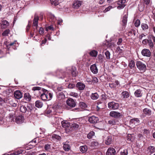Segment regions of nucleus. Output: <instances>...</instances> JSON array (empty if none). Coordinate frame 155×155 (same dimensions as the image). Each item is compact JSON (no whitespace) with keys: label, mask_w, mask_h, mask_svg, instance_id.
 <instances>
[{"label":"nucleus","mask_w":155,"mask_h":155,"mask_svg":"<svg viewBox=\"0 0 155 155\" xmlns=\"http://www.w3.org/2000/svg\"><path fill=\"white\" fill-rule=\"evenodd\" d=\"M135 32H136V31L134 30L133 29V30H129L128 31V32L129 33L128 35L129 36L132 35H133V34H134V36H135Z\"/></svg>","instance_id":"nucleus-41"},{"label":"nucleus","mask_w":155,"mask_h":155,"mask_svg":"<svg viewBox=\"0 0 155 155\" xmlns=\"http://www.w3.org/2000/svg\"><path fill=\"white\" fill-rule=\"evenodd\" d=\"M120 155H127L128 154V151L127 149H125L120 152Z\"/></svg>","instance_id":"nucleus-42"},{"label":"nucleus","mask_w":155,"mask_h":155,"mask_svg":"<svg viewBox=\"0 0 155 155\" xmlns=\"http://www.w3.org/2000/svg\"><path fill=\"white\" fill-rule=\"evenodd\" d=\"M121 95L123 98H127L129 97V93L127 91L123 92L121 93Z\"/></svg>","instance_id":"nucleus-27"},{"label":"nucleus","mask_w":155,"mask_h":155,"mask_svg":"<svg viewBox=\"0 0 155 155\" xmlns=\"http://www.w3.org/2000/svg\"><path fill=\"white\" fill-rule=\"evenodd\" d=\"M9 25V23L6 20H3L2 22V27L3 28L6 27Z\"/></svg>","instance_id":"nucleus-31"},{"label":"nucleus","mask_w":155,"mask_h":155,"mask_svg":"<svg viewBox=\"0 0 155 155\" xmlns=\"http://www.w3.org/2000/svg\"><path fill=\"white\" fill-rule=\"evenodd\" d=\"M76 71V69L75 68L74 69L72 68L71 70V74L74 77L76 76L77 75V74Z\"/></svg>","instance_id":"nucleus-44"},{"label":"nucleus","mask_w":155,"mask_h":155,"mask_svg":"<svg viewBox=\"0 0 155 155\" xmlns=\"http://www.w3.org/2000/svg\"><path fill=\"white\" fill-rule=\"evenodd\" d=\"M41 88L38 87H33L32 88V90L34 91H36V92L38 93V94L37 95V96H38V95H39L41 94V92L40 91V90L41 89Z\"/></svg>","instance_id":"nucleus-26"},{"label":"nucleus","mask_w":155,"mask_h":155,"mask_svg":"<svg viewBox=\"0 0 155 155\" xmlns=\"http://www.w3.org/2000/svg\"><path fill=\"white\" fill-rule=\"evenodd\" d=\"M97 58L98 59L99 61L100 62H102V59L103 56L101 54H99L98 55Z\"/></svg>","instance_id":"nucleus-52"},{"label":"nucleus","mask_w":155,"mask_h":155,"mask_svg":"<svg viewBox=\"0 0 155 155\" xmlns=\"http://www.w3.org/2000/svg\"><path fill=\"white\" fill-rule=\"evenodd\" d=\"M113 7L112 6L110 5L108 7L105 9L104 10V13H106L107 12L109 11L110 10L111 8H113Z\"/></svg>","instance_id":"nucleus-50"},{"label":"nucleus","mask_w":155,"mask_h":155,"mask_svg":"<svg viewBox=\"0 0 155 155\" xmlns=\"http://www.w3.org/2000/svg\"><path fill=\"white\" fill-rule=\"evenodd\" d=\"M125 2V0H120L118 2V4L119 5L117 7V8L121 9L123 8L125 6L124 4Z\"/></svg>","instance_id":"nucleus-7"},{"label":"nucleus","mask_w":155,"mask_h":155,"mask_svg":"<svg viewBox=\"0 0 155 155\" xmlns=\"http://www.w3.org/2000/svg\"><path fill=\"white\" fill-rule=\"evenodd\" d=\"M27 108H28V111L29 110L30 111H31L32 110L33 107L31 106L29 104L27 106Z\"/></svg>","instance_id":"nucleus-61"},{"label":"nucleus","mask_w":155,"mask_h":155,"mask_svg":"<svg viewBox=\"0 0 155 155\" xmlns=\"http://www.w3.org/2000/svg\"><path fill=\"white\" fill-rule=\"evenodd\" d=\"M8 46H12L14 49H16V47L18 46V44L16 43V41H15L14 42L8 44Z\"/></svg>","instance_id":"nucleus-25"},{"label":"nucleus","mask_w":155,"mask_h":155,"mask_svg":"<svg viewBox=\"0 0 155 155\" xmlns=\"http://www.w3.org/2000/svg\"><path fill=\"white\" fill-rule=\"evenodd\" d=\"M98 79L96 77H93L92 80V83H97L98 82Z\"/></svg>","instance_id":"nucleus-57"},{"label":"nucleus","mask_w":155,"mask_h":155,"mask_svg":"<svg viewBox=\"0 0 155 155\" xmlns=\"http://www.w3.org/2000/svg\"><path fill=\"white\" fill-rule=\"evenodd\" d=\"M108 124L110 125H113L115 124L116 121L114 120H110L108 121Z\"/></svg>","instance_id":"nucleus-56"},{"label":"nucleus","mask_w":155,"mask_h":155,"mask_svg":"<svg viewBox=\"0 0 155 155\" xmlns=\"http://www.w3.org/2000/svg\"><path fill=\"white\" fill-rule=\"evenodd\" d=\"M90 69L94 74H96L98 72V69L95 64L91 65L90 67Z\"/></svg>","instance_id":"nucleus-12"},{"label":"nucleus","mask_w":155,"mask_h":155,"mask_svg":"<svg viewBox=\"0 0 155 155\" xmlns=\"http://www.w3.org/2000/svg\"><path fill=\"white\" fill-rule=\"evenodd\" d=\"M19 154V153L18 151L17 152L14 153H11L10 154H5L3 155H18Z\"/></svg>","instance_id":"nucleus-63"},{"label":"nucleus","mask_w":155,"mask_h":155,"mask_svg":"<svg viewBox=\"0 0 155 155\" xmlns=\"http://www.w3.org/2000/svg\"><path fill=\"white\" fill-rule=\"evenodd\" d=\"M5 103V101L4 99L0 97V105H2Z\"/></svg>","instance_id":"nucleus-53"},{"label":"nucleus","mask_w":155,"mask_h":155,"mask_svg":"<svg viewBox=\"0 0 155 155\" xmlns=\"http://www.w3.org/2000/svg\"><path fill=\"white\" fill-rule=\"evenodd\" d=\"M66 103L71 108L75 107L76 105L75 101L71 98L68 99L66 101Z\"/></svg>","instance_id":"nucleus-4"},{"label":"nucleus","mask_w":155,"mask_h":155,"mask_svg":"<svg viewBox=\"0 0 155 155\" xmlns=\"http://www.w3.org/2000/svg\"><path fill=\"white\" fill-rule=\"evenodd\" d=\"M127 15H125L123 17L122 20V25L125 26L127 24Z\"/></svg>","instance_id":"nucleus-22"},{"label":"nucleus","mask_w":155,"mask_h":155,"mask_svg":"<svg viewBox=\"0 0 155 155\" xmlns=\"http://www.w3.org/2000/svg\"><path fill=\"white\" fill-rule=\"evenodd\" d=\"M140 21L139 19H137L135 21L134 23V25L136 27H138L140 25Z\"/></svg>","instance_id":"nucleus-46"},{"label":"nucleus","mask_w":155,"mask_h":155,"mask_svg":"<svg viewBox=\"0 0 155 155\" xmlns=\"http://www.w3.org/2000/svg\"><path fill=\"white\" fill-rule=\"evenodd\" d=\"M105 54L107 59H110V53L108 51H105Z\"/></svg>","instance_id":"nucleus-40"},{"label":"nucleus","mask_w":155,"mask_h":155,"mask_svg":"<svg viewBox=\"0 0 155 155\" xmlns=\"http://www.w3.org/2000/svg\"><path fill=\"white\" fill-rule=\"evenodd\" d=\"M24 98L28 101H30L31 99V96L28 93H26L25 94Z\"/></svg>","instance_id":"nucleus-24"},{"label":"nucleus","mask_w":155,"mask_h":155,"mask_svg":"<svg viewBox=\"0 0 155 155\" xmlns=\"http://www.w3.org/2000/svg\"><path fill=\"white\" fill-rule=\"evenodd\" d=\"M142 91L140 89L136 90L134 92L135 96L137 97H140L142 96Z\"/></svg>","instance_id":"nucleus-16"},{"label":"nucleus","mask_w":155,"mask_h":155,"mask_svg":"<svg viewBox=\"0 0 155 155\" xmlns=\"http://www.w3.org/2000/svg\"><path fill=\"white\" fill-rule=\"evenodd\" d=\"M70 148V147L69 144H65L63 145V148L66 151H68Z\"/></svg>","instance_id":"nucleus-33"},{"label":"nucleus","mask_w":155,"mask_h":155,"mask_svg":"<svg viewBox=\"0 0 155 155\" xmlns=\"http://www.w3.org/2000/svg\"><path fill=\"white\" fill-rule=\"evenodd\" d=\"M112 138L111 136H108L105 140V143L107 145L110 144L112 143Z\"/></svg>","instance_id":"nucleus-17"},{"label":"nucleus","mask_w":155,"mask_h":155,"mask_svg":"<svg viewBox=\"0 0 155 155\" xmlns=\"http://www.w3.org/2000/svg\"><path fill=\"white\" fill-rule=\"evenodd\" d=\"M51 149V146L49 144H46L45 146V149L47 151H49Z\"/></svg>","instance_id":"nucleus-49"},{"label":"nucleus","mask_w":155,"mask_h":155,"mask_svg":"<svg viewBox=\"0 0 155 155\" xmlns=\"http://www.w3.org/2000/svg\"><path fill=\"white\" fill-rule=\"evenodd\" d=\"M80 150L82 153H84L87 151V148L86 146H83L80 147Z\"/></svg>","instance_id":"nucleus-28"},{"label":"nucleus","mask_w":155,"mask_h":155,"mask_svg":"<svg viewBox=\"0 0 155 155\" xmlns=\"http://www.w3.org/2000/svg\"><path fill=\"white\" fill-rule=\"evenodd\" d=\"M81 1L76 0L75 1L73 4V7L75 8H78L81 6Z\"/></svg>","instance_id":"nucleus-14"},{"label":"nucleus","mask_w":155,"mask_h":155,"mask_svg":"<svg viewBox=\"0 0 155 155\" xmlns=\"http://www.w3.org/2000/svg\"><path fill=\"white\" fill-rule=\"evenodd\" d=\"M58 97L59 98H64L65 97V95L63 93L60 92L59 93Z\"/></svg>","instance_id":"nucleus-54"},{"label":"nucleus","mask_w":155,"mask_h":155,"mask_svg":"<svg viewBox=\"0 0 155 155\" xmlns=\"http://www.w3.org/2000/svg\"><path fill=\"white\" fill-rule=\"evenodd\" d=\"M147 153L149 154H151L155 152V147L151 146L148 147L147 149Z\"/></svg>","instance_id":"nucleus-11"},{"label":"nucleus","mask_w":155,"mask_h":155,"mask_svg":"<svg viewBox=\"0 0 155 155\" xmlns=\"http://www.w3.org/2000/svg\"><path fill=\"white\" fill-rule=\"evenodd\" d=\"M51 3L52 5L56 6L58 4V0H50Z\"/></svg>","instance_id":"nucleus-36"},{"label":"nucleus","mask_w":155,"mask_h":155,"mask_svg":"<svg viewBox=\"0 0 155 155\" xmlns=\"http://www.w3.org/2000/svg\"><path fill=\"white\" fill-rule=\"evenodd\" d=\"M98 52L97 51L93 50L89 53L93 57H96L97 54Z\"/></svg>","instance_id":"nucleus-29"},{"label":"nucleus","mask_w":155,"mask_h":155,"mask_svg":"<svg viewBox=\"0 0 155 155\" xmlns=\"http://www.w3.org/2000/svg\"><path fill=\"white\" fill-rule=\"evenodd\" d=\"M25 119L23 116L22 115L20 116V123L24 122Z\"/></svg>","instance_id":"nucleus-58"},{"label":"nucleus","mask_w":155,"mask_h":155,"mask_svg":"<svg viewBox=\"0 0 155 155\" xmlns=\"http://www.w3.org/2000/svg\"><path fill=\"white\" fill-rule=\"evenodd\" d=\"M135 64L134 61L131 60V61L129 63V67L131 68H132L135 66Z\"/></svg>","instance_id":"nucleus-38"},{"label":"nucleus","mask_w":155,"mask_h":155,"mask_svg":"<svg viewBox=\"0 0 155 155\" xmlns=\"http://www.w3.org/2000/svg\"><path fill=\"white\" fill-rule=\"evenodd\" d=\"M52 137L53 138L57 139L58 140H59L61 138V137L60 136L54 134L52 135Z\"/></svg>","instance_id":"nucleus-48"},{"label":"nucleus","mask_w":155,"mask_h":155,"mask_svg":"<svg viewBox=\"0 0 155 155\" xmlns=\"http://www.w3.org/2000/svg\"><path fill=\"white\" fill-rule=\"evenodd\" d=\"M99 95L97 93H92L91 95V97L92 100H96L99 97Z\"/></svg>","instance_id":"nucleus-21"},{"label":"nucleus","mask_w":155,"mask_h":155,"mask_svg":"<svg viewBox=\"0 0 155 155\" xmlns=\"http://www.w3.org/2000/svg\"><path fill=\"white\" fill-rule=\"evenodd\" d=\"M69 95L75 97H78V94L74 92H70L69 94Z\"/></svg>","instance_id":"nucleus-45"},{"label":"nucleus","mask_w":155,"mask_h":155,"mask_svg":"<svg viewBox=\"0 0 155 155\" xmlns=\"http://www.w3.org/2000/svg\"><path fill=\"white\" fill-rule=\"evenodd\" d=\"M88 120L90 123L94 124L97 123L98 121V117L93 116L89 118Z\"/></svg>","instance_id":"nucleus-5"},{"label":"nucleus","mask_w":155,"mask_h":155,"mask_svg":"<svg viewBox=\"0 0 155 155\" xmlns=\"http://www.w3.org/2000/svg\"><path fill=\"white\" fill-rule=\"evenodd\" d=\"M59 107L57 104H54L53 105L52 107L53 109L54 110V111H56L58 109Z\"/></svg>","instance_id":"nucleus-55"},{"label":"nucleus","mask_w":155,"mask_h":155,"mask_svg":"<svg viewBox=\"0 0 155 155\" xmlns=\"http://www.w3.org/2000/svg\"><path fill=\"white\" fill-rule=\"evenodd\" d=\"M43 105V103L40 100H38L35 102V106L38 108H41Z\"/></svg>","instance_id":"nucleus-20"},{"label":"nucleus","mask_w":155,"mask_h":155,"mask_svg":"<svg viewBox=\"0 0 155 155\" xmlns=\"http://www.w3.org/2000/svg\"><path fill=\"white\" fill-rule=\"evenodd\" d=\"M110 115L115 118H118L121 116V114L115 111H111L110 113Z\"/></svg>","instance_id":"nucleus-6"},{"label":"nucleus","mask_w":155,"mask_h":155,"mask_svg":"<svg viewBox=\"0 0 155 155\" xmlns=\"http://www.w3.org/2000/svg\"><path fill=\"white\" fill-rule=\"evenodd\" d=\"M76 87L80 90H84L85 87V85L81 82H78L76 84Z\"/></svg>","instance_id":"nucleus-19"},{"label":"nucleus","mask_w":155,"mask_h":155,"mask_svg":"<svg viewBox=\"0 0 155 155\" xmlns=\"http://www.w3.org/2000/svg\"><path fill=\"white\" fill-rule=\"evenodd\" d=\"M75 86V84L73 83L69 84L68 86V87L69 89L73 88Z\"/></svg>","instance_id":"nucleus-51"},{"label":"nucleus","mask_w":155,"mask_h":155,"mask_svg":"<svg viewBox=\"0 0 155 155\" xmlns=\"http://www.w3.org/2000/svg\"><path fill=\"white\" fill-rule=\"evenodd\" d=\"M143 113L148 116L151 115L152 114V111L151 110L148 108H145L143 110Z\"/></svg>","instance_id":"nucleus-13"},{"label":"nucleus","mask_w":155,"mask_h":155,"mask_svg":"<svg viewBox=\"0 0 155 155\" xmlns=\"http://www.w3.org/2000/svg\"><path fill=\"white\" fill-rule=\"evenodd\" d=\"M116 153V151L114 149L110 147L109 148L106 153L107 155H114Z\"/></svg>","instance_id":"nucleus-8"},{"label":"nucleus","mask_w":155,"mask_h":155,"mask_svg":"<svg viewBox=\"0 0 155 155\" xmlns=\"http://www.w3.org/2000/svg\"><path fill=\"white\" fill-rule=\"evenodd\" d=\"M147 43L150 48H152L153 47V44L151 39L149 40Z\"/></svg>","instance_id":"nucleus-39"},{"label":"nucleus","mask_w":155,"mask_h":155,"mask_svg":"<svg viewBox=\"0 0 155 155\" xmlns=\"http://www.w3.org/2000/svg\"><path fill=\"white\" fill-rule=\"evenodd\" d=\"M141 53L143 55L147 57H150L151 55V52L150 50L147 49L143 50Z\"/></svg>","instance_id":"nucleus-9"},{"label":"nucleus","mask_w":155,"mask_h":155,"mask_svg":"<svg viewBox=\"0 0 155 155\" xmlns=\"http://www.w3.org/2000/svg\"><path fill=\"white\" fill-rule=\"evenodd\" d=\"M142 29L143 31H146L148 29L149 27L145 23H142L141 25Z\"/></svg>","instance_id":"nucleus-30"},{"label":"nucleus","mask_w":155,"mask_h":155,"mask_svg":"<svg viewBox=\"0 0 155 155\" xmlns=\"http://www.w3.org/2000/svg\"><path fill=\"white\" fill-rule=\"evenodd\" d=\"M41 97L43 101H48L50 100L52 97V94L51 93L48 92V91L45 90L41 94Z\"/></svg>","instance_id":"nucleus-1"},{"label":"nucleus","mask_w":155,"mask_h":155,"mask_svg":"<svg viewBox=\"0 0 155 155\" xmlns=\"http://www.w3.org/2000/svg\"><path fill=\"white\" fill-rule=\"evenodd\" d=\"M149 40L146 39H144L142 41V43L144 45H146L147 43V42Z\"/></svg>","instance_id":"nucleus-62"},{"label":"nucleus","mask_w":155,"mask_h":155,"mask_svg":"<svg viewBox=\"0 0 155 155\" xmlns=\"http://www.w3.org/2000/svg\"><path fill=\"white\" fill-rule=\"evenodd\" d=\"M94 135V132L93 131H91L87 134V137L88 139H91Z\"/></svg>","instance_id":"nucleus-37"},{"label":"nucleus","mask_w":155,"mask_h":155,"mask_svg":"<svg viewBox=\"0 0 155 155\" xmlns=\"http://www.w3.org/2000/svg\"><path fill=\"white\" fill-rule=\"evenodd\" d=\"M39 34L41 35L43 34V33H44L43 29L41 27L40 28L39 31Z\"/></svg>","instance_id":"nucleus-60"},{"label":"nucleus","mask_w":155,"mask_h":155,"mask_svg":"<svg viewBox=\"0 0 155 155\" xmlns=\"http://www.w3.org/2000/svg\"><path fill=\"white\" fill-rule=\"evenodd\" d=\"M139 120L137 118L132 119L130 120V124L132 126H133L134 125H137L139 123Z\"/></svg>","instance_id":"nucleus-10"},{"label":"nucleus","mask_w":155,"mask_h":155,"mask_svg":"<svg viewBox=\"0 0 155 155\" xmlns=\"http://www.w3.org/2000/svg\"><path fill=\"white\" fill-rule=\"evenodd\" d=\"M86 81L89 84H91L92 83V80L89 78H86Z\"/></svg>","instance_id":"nucleus-59"},{"label":"nucleus","mask_w":155,"mask_h":155,"mask_svg":"<svg viewBox=\"0 0 155 155\" xmlns=\"http://www.w3.org/2000/svg\"><path fill=\"white\" fill-rule=\"evenodd\" d=\"M15 97L18 99H19V91H16L14 93Z\"/></svg>","instance_id":"nucleus-34"},{"label":"nucleus","mask_w":155,"mask_h":155,"mask_svg":"<svg viewBox=\"0 0 155 155\" xmlns=\"http://www.w3.org/2000/svg\"><path fill=\"white\" fill-rule=\"evenodd\" d=\"M27 110L26 107L24 106L21 105L20 107V111L22 113H25L26 112Z\"/></svg>","instance_id":"nucleus-32"},{"label":"nucleus","mask_w":155,"mask_h":155,"mask_svg":"<svg viewBox=\"0 0 155 155\" xmlns=\"http://www.w3.org/2000/svg\"><path fill=\"white\" fill-rule=\"evenodd\" d=\"M136 66L137 68L141 71L144 72L146 69V66L145 64L141 61H137Z\"/></svg>","instance_id":"nucleus-2"},{"label":"nucleus","mask_w":155,"mask_h":155,"mask_svg":"<svg viewBox=\"0 0 155 155\" xmlns=\"http://www.w3.org/2000/svg\"><path fill=\"white\" fill-rule=\"evenodd\" d=\"M39 20V17L38 16L35 15L34 18L33 20V26H36V28H37V27L38 26V21Z\"/></svg>","instance_id":"nucleus-18"},{"label":"nucleus","mask_w":155,"mask_h":155,"mask_svg":"<svg viewBox=\"0 0 155 155\" xmlns=\"http://www.w3.org/2000/svg\"><path fill=\"white\" fill-rule=\"evenodd\" d=\"M9 118L10 119L9 121L12 122L13 121L14 118V115L12 114H10L9 115Z\"/></svg>","instance_id":"nucleus-47"},{"label":"nucleus","mask_w":155,"mask_h":155,"mask_svg":"<svg viewBox=\"0 0 155 155\" xmlns=\"http://www.w3.org/2000/svg\"><path fill=\"white\" fill-rule=\"evenodd\" d=\"M10 30L9 29H7L5 30L2 34V35L3 36H6L8 35L9 33Z\"/></svg>","instance_id":"nucleus-35"},{"label":"nucleus","mask_w":155,"mask_h":155,"mask_svg":"<svg viewBox=\"0 0 155 155\" xmlns=\"http://www.w3.org/2000/svg\"><path fill=\"white\" fill-rule=\"evenodd\" d=\"M99 145L98 143L96 141H94L92 142L91 143V145L93 147H96Z\"/></svg>","instance_id":"nucleus-43"},{"label":"nucleus","mask_w":155,"mask_h":155,"mask_svg":"<svg viewBox=\"0 0 155 155\" xmlns=\"http://www.w3.org/2000/svg\"><path fill=\"white\" fill-rule=\"evenodd\" d=\"M108 105L109 108L111 109H117L119 107V104L118 103H116L114 101L109 103Z\"/></svg>","instance_id":"nucleus-3"},{"label":"nucleus","mask_w":155,"mask_h":155,"mask_svg":"<svg viewBox=\"0 0 155 155\" xmlns=\"http://www.w3.org/2000/svg\"><path fill=\"white\" fill-rule=\"evenodd\" d=\"M70 127V131H71L74 129H77L79 127V125L76 123H74L72 124Z\"/></svg>","instance_id":"nucleus-23"},{"label":"nucleus","mask_w":155,"mask_h":155,"mask_svg":"<svg viewBox=\"0 0 155 155\" xmlns=\"http://www.w3.org/2000/svg\"><path fill=\"white\" fill-rule=\"evenodd\" d=\"M80 106L81 107H85L86 106V104H85L84 103V102H80Z\"/></svg>","instance_id":"nucleus-64"},{"label":"nucleus","mask_w":155,"mask_h":155,"mask_svg":"<svg viewBox=\"0 0 155 155\" xmlns=\"http://www.w3.org/2000/svg\"><path fill=\"white\" fill-rule=\"evenodd\" d=\"M62 127L64 128H68L70 126L69 122L67 120H63L61 122Z\"/></svg>","instance_id":"nucleus-15"}]
</instances>
